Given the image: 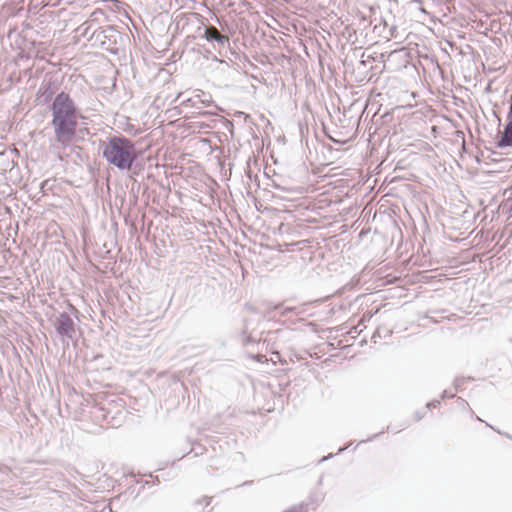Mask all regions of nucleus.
Returning <instances> with one entry per match:
<instances>
[{"label": "nucleus", "instance_id": "obj_15", "mask_svg": "<svg viewBox=\"0 0 512 512\" xmlns=\"http://www.w3.org/2000/svg\"><path fill=\"white\" fill-rule=\"evenodd\" d=\"M211 499H212L211 497L204 496V497H202V498H200V499L196 500V501L194 502V506H196V507H199V506H208V505L210 504V502H211Z\"/></svg>", "mask_w": 512, "mask_h": 512}, {"label": "nucleus", "instance_id": "obj_4", "mask_svg": "<svg viewBox=\"0 0 512 512\" xmlns=\"http://www.w3.org/2000/svg\"><path fill=\"white\" fill-rule=\"evenodd\" d=\"M53 326L63 341L65 339L73 340L76 336V325L68 312L59 313L53 321Z\"/></svg>", "mask_w": 512, "mask_h": 512}, {"label": "nucleus", "instance_id": "obj_21", "mask_svg": "<svg viewBox=\"0 0 512 512\" xmlns=\"http://www.w3.org/2000/svg\"><path fill=\"white\" fill-rule=\"evenodd\" d=\"M68 307H69L70 311L75 315V317L78 318L79 312H78L77 308L75 306H73L72 304H69Z\"/></svg>", "mask_w": 512, "mask_h": 512}, {"label": "nucleus", "instance_id": "obj_23", "mask_svg": "<svg viewBox=\"0 0 512 512\" xmlns=\"http://www.w3.org/2000/svg\"><path fill=\"white\" fill-rule=\"evenodd\" d=\"M332 457H333V454H332V453H330L329 455H327V456L323 457V458L320 460V462H324V461H326V460H328V459H330V458H332Z\"/></svg>", "mask_w": 512, "mask_h": 512}, {"label": "nucleus", "instance_id": "obj_11", "mask_svg": "<svg viewBox=\"0 0 512 512\" xmlns=\"http://www.w3.org/2000/svg\"><path fill=\"white\" fill-rule=\"evenodd\" d=\"M205 452H206V448L203 445L194 443L191 450L187 453V456L192 454L193 457H198V456L204 454Z\"/></svg>", "mask_w": 512, "mask_h": 512}, {"label": "nucleus", "instance_id": "obj_2", "mask_svg": "<svg viewBox=\"0 0 512 512\" xmlns=\"http://www.w3.org/2000/svg\"><path fill=\"white\" fill-rule=\"evenodd\" d=\"M99 150L102 157L120 171H131L139 158L135 143L122 134L100 141Z\"/></svg>", "mask_w": 512, "mask_h": 512}, {"label": "nucleus", "instance_id": "obj_19", "mask_svg": "<svg viewBox=\"0 0 512 512\" xmlns=\"http://www.w3.org/2000/svg\"><path fill=\"white\" fill-rule=\"evenodd\" d=\"M425 416V412H421V411H416L414 413V418L415 420L418 422L420 421L423 417Z\"/></svg>", "mask_w": 512, "mask_h": 512}, {"label": "nucleus", "instance_id": "obj_10", "mask_svg": "<svg viewBox=\"0 0 512 512\" xmlns=\"http://www.w3.org/2000/svg\"><path fill=\"white\" fill-rule=\"evenodd\" d=\"M501 207L507 218H512V196L504 200L501 204Z\"/></svg>", "mask_w": 512, "mask_h": 512}, {"label": "nucleus", "instance_id": "obj_12", "mask_svg": "<svg viewBox=\"0 0 512 512\" xmlns=\"http://www.w3.org/2000/svg\"><path fill=\"white\" fill-rule=\"evenodd\" d=\"M392 330L387 327H378L377 330L374 332L372 339H375L376 337L379 338H386L388 336H391Z\"/></svg>", "mask_w": 512, "mask_h": 512}, {"label": "nucleus", "instance_id": "obj_7", "mask_svg": "<svg viewBox=\"0 0 512 512\" xmlns=\"http://www.w3.org/2000/svg\"><path fill=\"white\" fill-rule=\"evenodd\" d=\"M181 105L188 106V107H195L199 108L198 104H202L205 107H209L213 104V100L209 94H206L204 92L197 93L191 97L183 98L180 102Z\"/></svg>", "mask_w": 512, "mask_h": 512}, {"label": "nucleus", "instance_id": "obj_25", "mask_svg": "<svg viewBox=\"0 0 512 512\" xmlns=\"http://www.w3.org/2000/svg\"><path fill=\"white\" fill-rule=\"evenodd\" d=\"M273 354L276 355L278 359H280V353L278 351H273Z\"/></svg>", "mask_w": 512, "mask_h": 512}, {"label": "nucleus", "instance_id": "obj_14", "mask_svg": "<svg viewBox=\"0 0 512 512\" xmlns=\"http://www.w3.org/2000/svg\"><path fill=\"white\" fill-rule=\"evenodd\" d=\"M274 310L279 311L281 315L286 316L295 310L294 307H284L282 304H278L274 307Z\"/></svg>", "mask_w": 512, "mask_h": 512}, {"label": "nucleus", "instance_id": "obj_6", "mask_svg": "<svg viewBox=\"0 0 512 512\" xmlns=\"http://www.w3.org/2000/svg\"><path fill=\"white\" fill-rule=\"evenodd\" d=\"M497 148H508L512 147V106L507 115V122L502 132L499 133V137L496 141Z\"/></svg>", "mask_w": 512, "mask_h": 512}, {"label": "nucleus", "instance_id": "obj_18", "mask_svg": "<svg viewBox=\"0 0 512 512\" xmlns=\"http://www.w3.org/2000/svg\"><path fill=\"white\" fill-rule=\"evenodd\" d=\"M383 433H384V431H381V432H379V433H376V434L372 435L371 437H369L368 439L360 441V442H359V444H361V443H366V442H369V441H373V440H375L376 438H378V437H379L381 434H383Z\"/></svg>", "mask_w": 512, "mask_h": 512}, {"label": "nucleus", "instance_id": "obj_3", "mask_svg": "<svg viewBox=\"0 0 512 512\" xmlns=\"http://www.w3.org/2000/svg\"><path fill=\"white\" fill-rule=\"evenodd\" d=\"M95 42H98L103 49L117 55L119 53L122 34L114 26H106L105 28L96 30L92 34Z\"/></svg>", "mask_w": 512, "mask_h": 512}, {"label": "nucleus", "instance_id": "obj_13", "mask_svg": "<svg viewBox=\"0 0 512 512\" xmlns=\"http://www.w3.org/2000/svg\"><path fill=\"white\" fill-rule=\"evenodd\" d=\"M468 380H471V378L470 377L466 378V377H462V376L455 378V380L453 382V386H454L455 390L456 391L462 390L463 385Z\"/></svg>", "mask_w": 512, "mask_h": 512}, {"label": "nucleus", "instance_id": "obj_24", "mask_svg": "<svg viewBox=\"0 0 512 512\" xmlns=\"http://www.w3.org/2000/svg\"><path fill=\"white\" fill-rule=\"evenodd\" d=\"M350 445H351V444H349V445H348V446H346V447L339 448V449H338L337 454H340V453H342L343 451H345V450H346Z\"/></svg>", "mask_w": 512, "mask_h": 512}, {"label": "nucleus", "instance_id": "obj_17", "mask_svg": "<svg viewBox=\"0 0 512 512\" xmlns=\"http://www.w3.org/2000/svg\"><path fill=\"white\" fill-rule=\"evenodd\" d=\"M440 405V400H432L426 404V409L437 408Z\"/></svg>", "mask_w": 512, "mask_h": 512}, {"label": "nucleus", "instance_id": "obj_22", "mask_svg": "<svg viewBox=\"0 0 512 512\" xmlns=\"http://www.w3.org/2000/svg\"><path fill=\"white\" fill-rule=\"evenodd\" d=\"M184 96V93L183 92H179L177 94V96L175 97V99L172 101V103H176L180 98H182Z\"/></svg>", "mask_w": 512, "mask_h": 512}, {"label": "nucleus", "instance_id": "obj_16", "mask_svg": "<svg viewBox=\"0 0 512 512\" xmlns=\"http://www.w3.org/2000/svg\"><path fill=\"white\" fill-rule=\"evenodd\" d=\"M242 343L244 346L247 347L250 344L256 343V340L251 335L244 334L242 338Z\"/></svg>", "mask_w": 512, "mask_h": 512}, {"label": "nucleus", "instance_id": "obj_5", "mask_svg": "<svg viewBox=\"0 0 512 512\" xmlns=\"http://www.w3.org/2000/svg\"><path fill=\"white\" fill-rule=\"evenodd\" d=\"M199 36L210 43H215L218 48L229 45V38L212 25H204L199 28Z\"/></svg>", "mask_w": 512, "mask_h": 512}, {"label": "nucleus", "instance_id": "obj_9", "mask_svg": "<svg viewBox=\"0 0 512 512\" xmlns=\"http://www.w3.org/2000/svg\"><path fill=\"white\" fill-rule=\"evenodd\" d=\"M290 334L291 332L285 329L276 330L274 332H269L268 337L265 339V341L270 342L274 340V344H278L279 341L287 339Z\"/></svg>", "mask_w": 512, "mask_h": 512}, {"label": "nucleus", "instance_id": "obj_8", "mask_svg": "<svg viewBox=\"0 0 512 512\" xmlns=\"http://www.w3.org/2000/svg\"><path fill=\"white\" fill-rule=\"evenodd\" d=\"M55 94V88L51 82H44L38 90V99L41 103L46 104L50 102Z\"/></svg>", "mask_w": 512, "mask_h": 512}, {"label": "nucleus", "instance_id": "obj_1", "mask_svg": "<svg viewBox=\"0 0 512 512\" xmlns=\"http://www.w3.org/2000/svg\"><path fill=\"white\" fill-rule=\"evenodd\" d=\"M50 111L56 142L63 146L70 145L78 125V111L74 101L68 93L62 91L54 97Z\"/></svg>", "mask_w": 512, "mask_h": 512}, {"label": "nucleus", "instance_id": "obj_20", "mask_svg": "<svg viewBox=\"0 0 512 512\" xmlns=\"http://www.w3.org/2000/svg\"><path fill=\"white\" fill-rule=\"evenodd\" d=\"M455 397V394H450L448 393L447 390H444L441 394V399H445V398H454Z\"/></svg>", "mask_w": 512, "mask_h": 512}]
</instances>
